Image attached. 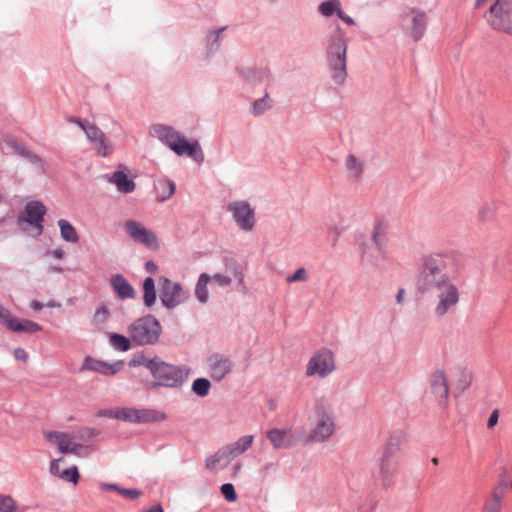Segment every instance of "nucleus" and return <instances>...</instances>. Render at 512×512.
<instances>
[{
	"instance_id": "nucleus-1",
	"label": "nucleus",
	"mask_w": 512,
	"mask_h": 512,
	"mask_svg": "<svg viewBox=\"0 0 512 512\" xmlns=\"http://www.w3.org/2000/svg\"><path fill=\"white\" fill-rule=\"evenodd\" d=\"M449 258L443 254H431L423 258L416 287L421 293L436 292L438 303L434 309L437 317H443L460 299L459 290L453 284L449 270Z\"/></svg>"
},
{
	"instance_id": "nucleus-2",
	"label": "nucleus",
	"mask_w": 512,
	"mask_h": 512,
	"mask_svg": "<svg viewBox=\"0 0 512 512\" xmlns=\"http://www.w3.org/2000/svg\"><path fill=\"white\" fill-rule=\"evenodd\" d=\"M131 368L145 367L151 374L152 388H181L189 378L191 368L187 365H175L164 361L157 355H147L144 351L134 353L128 362Z\"/></svg>"
},
{
	"instance_id": "nucleus-3",
	"label": "nucleus",
	"mask_w": 512,
	"mask_h": 512,
	"mask_svg": "<svg viewBox=\"0 0 512 512\" xmlns=\"http://www.w3.org/2000/svg\"><path fill=\"white\" fill-rule=\"evenodd\" d=\"M347 48V35L340 25H336L327 41L326 56L331 77L338 85H342L347 77Z\"/></svg>"
},
{
	"instance_id": "nucleus-4",
	"label": "nucleus",
	"mask_w": 512,
	"mask_h": 512,
	"mask_svg": "<svg viewBox=\"0 0 512 512\" xmlns=\"http://www.w3.org/2000/svg\"><path fill=\"white\" fill-rule=\"evenodd\" d=\"M153 136L178 156H187L197 163L204 161V153L197 140H188L171 126L156 124L152 127Z\"/></svg>"
},
{
	"instance_id": "nucleus-5",
	"label": "nucleus",
	"mask_w": 512,
	"mask_h": 512,
	"mask_svg": "<svg viewBox=\"0 0 512 512\" xmlns=\"http://www.w3.org/2000/svg\"><path fill=\"white\" fill-rule=\"evenodd\" d=\"M134 347L153 346L158 343L162 333L160 321L152 314H146L134 320L127 328Z\"/></svg>"
},
{
	"instance_id": "nucleus-6",
	"label": "nucleus",
	"mask_w": 512,
	"mask_h": 512,
	"mask_svg": "<svg viewBox=\"0 0 512 512\" xmlns=\"http://www.w3.org/2000/svg\"><path fill=\"white\" fill-rule=\"evenodd\" d=\"M487 21L494 30L512 35V0H495L489 9Z\"/></svg>"
},
{
	"instance_id": "nucleus-7",
	"label": "nucleus",
	"mask_w": 512,
	"mask_h": 512,
	"mask_svg": "<svg viewBox=\"0 0 512 512\" xmlns=\"http://www.w3.org/2000/svg\"><path fill=\"white\" fill-rule=\"evenodd\" d=\"M159 286V298L161 304L169 310L186 302L189 298V292L184 291L179 282H172L166 276H161L159 278Z\"/></svg>"
},
{
	"instance_id": "nucleus-8",
	"label": "nucleus",
	"mask_w": 512,
	"mask_h": 512,
	"mask_svg": "<svg viewBox=\"0 0 512 512\" xmlns=\"http://www.w3.org/2000/svg\"><path fill=\"white\" fill-rule=\"evenodd\" d=\"M405 30L414 41H419L427 28V16L424 11L416 8L410 9L402 16L401 21Z\"/></svg>"
},
{
	"instance_id": "nucleus-9",
	"label": "nucleus",
	"mask_w": 512,
	"mask_h": 512,
	"mask_svg": "<svg viewBox=\"0 0 512 512\" xmlns=\"http://www.w3.org/2000/svg\"><path fill=\"white\" fill-rule=\"evenodd\" d=\"M0 324L5 325L10 331L15 333H26L33 335L42 331V326L35 321L28 319H19L13 316L11 312L0 304Z\"/></svg>"
},
{
	"instance_id": "nucleus-10",
	"label": "nucleus",
	"mask_w": 512,
	"mask_h": 512,
	"mask_svg": "<svg viewBox=\"0 0 512 512\" xmlns=\"http://www.w3.org/2000/svg\"><path fill=\"white\" fill-rule=\"evenodd\" d=\"M335 368L333 353L327 348L316 352L308 362L306 374L308 376L319 375L325 377Z\"/></svg>"
},
{
	"instance_id": "nucleus-11",
	"label": "nucleus",
	"mask_w": 512,
	"mask_h": 512,
	"mask_svg": "<svg viewBox=\"0 0 512 512\" xmlns=\"http://www.w3.org/2000/svg\"><path fill=\"white\" fill-rule=\"evenodd\" d=\"M124 230L135 242L150 249L158 247L156 234L150 229H147L140 222L133 219L126 220L124 223Z\"/></svg>"
},
{
	"instance_id": "nucleus-12",
	"label": "nucleus",
	"mask_w": 512,
	"mask_h": 512,
	"mask_svg": "<svg viewBox=\"0 0 512 512\" xmlns=\"http://www.w3.org/2000/svg\"><path fill=\"white\" fill-rule=\"evenodd\" d=\"M235 223L243 231H251L255 226V211L247 201H235L229 204Z\"/></svg>"
},
{
	"instance_id": "nucleus-13",
	"label": "nucleus",
	"mask_w": 512,
	"mask_h": 512,
	"mask_svg": "<svg viewBox=\"0 0 512 512\" xmlns=\"http://www.w3.org/2000/svg\"><path fill=\"white\" fill-rule=\"evenodd\" d=\"M318 420L316 426L308 436L309 441L324 442L334 432L333 418L324 410L317 413Z\"/></svg>"
},
{
	"instance_id": "nucleus-14",
	"label": "nucleus",
	"mask_w": 512,
	"mask_h": 512,
	"mask_svg": "<svg viewBox=\"0 0 512 512\" xmlns=\"http://www.w3.org/2000/svg\"><path fill=\"white\" fill-rule=\"evenodd\" d=\"M24 212L26 214L24 221L28 225L36 228L39 235L42 234L44 216L47 212L46 206L41 201H29L25 205Z\"/></svg>"
},
{
	"instance_id": "nucleus-15",
	"label": "nucleus",
	"mask_w": 512,
	"mask_h": 512,
	"mask_svg": "<svg viewBox=\"0 0 512 512\" xmlns=\"http://www.w3.org/2000/svg\"><path fill=\"white\" fill-rule=\"evenodd\" d=\"M379 478L384 487H390L394 483V474L398 466L397 456L382 453L379 464Z\"/></svg>"
},
{
	"instance_id": "nucleus-16",
	"label": "nucleus",
	"mask_w": 512,
	"mask_h": 512,
	"mask_svg": "<svg viewBox=\"0 0 512 512\" xmlns=\"http://www.w3.org/2000/svg\"><path fill=\"white\" fill-rule=\"evenodd\" d=\"M7 146L14 154H17L21 158L27 160L31 165H33L39 173H45L44 161L37 154L31 152L21 143L13 139L7 141Z\"/></svg>"
},
{
	"instance_id": "nucleus-17",
	"label": "nucleus",
	"mask_w": 512,
	"mask_h": 512,
	"mask_svg": "<svg viewBox=\"0 0 512 512\" xmlns=\"http://www.w3.org/2000/svg\"><path fill=\"white\" fill-rule=\"evenodd\" d=\"M227 26L209 29L203 39L204 44V57L206 59L212 57L221 48L223 40V32L227 29Z\"/></svg>"
},
{
	"instance_id": "nucleus-18",
	"label": "nucleus",
	"mask_w": 512,
	"mask_h": 512,
	"mask_svg": "<svg viewBox=\"0 0 512 512\" xmlns=\"http://www.w3.org/2000/svg\"><path fill=\"white\" fill-rule=\"evenodd\" d=\"M236 457L237 455L231 444H228L218 449L213 455L207 457L205 460V466L208 470L214 471L217 469V465L219 463H223V466H226Z\"/></svg>"
},
{
	"instance_id": "nucleus-19",
	"label": "nucleus",
	"mask_w": 512,
	"mask_h": 512,
	"mask_svg": "<svg viewBox=\"0 0 512 512\" xmlns=\"http://www.w3.org/2000/svg\"><path fill=\"white\" fill-rule=\"evenodd\" d=\"M110 285L113 292L120 300L133 299L136 296L134 287L122 274L117 273L112 275Z\"/></svg>"
},
{
	"instance_id": "nucleus-20",
	"label": "nucleus",
	"mask_w": 512,
	"mask_h": 512,
	"mask_svg": "<svg viewBox=\"0 0 512 512\" xmlns=\"http://www.w3.org/2000/svg\"><path fill=\"white\" fill-rule=\"evenodd\" d=\"M215 359L210 363V377L216 381L220 382L224 377L229 374L233 369V362L226 357H220L218 355H214Z\"/></svg>"
},
{
	"instance_id": "nucleus-21",
	"label": "nucleus",
	"mask_w": 512,
	"mask_h": 512,
	"mask_svg": "<svg viewBox=\"0 0 512 512\" xmlns=\"http://www.w3.org/2000/svg\"><path fill=\"white\" fill-rule=\"evenodd\" d=\"M110 183L114 184L121 193L128 194L135 190L136 183L123 170H116L111 175H106Z\"/></svg>"
},
{
	"instance_id": "nucleus-22",
	"label": "nucleus",
	"mask_w": 512,
	"mask_h": 512,
	"mask_svg": "<svg viewBox=\"0 0 512 512\" xmlns=\"http://www.w3.org/2000/svg\"><path fill=\"white\" fill-rule=\"evenodd\" d=\"M266 436L276 450L290 448L293 445V437L287 429L273 428L267 431Z\"/></svg>"
},
{
	"instance_id": "nucleus-23",
	"label": "nucleus",
	"mask_w": 512,
	"mask_h": 512,
	"mask_svg": "<svg viewBox=\"0 0 512 512\" xmlns=\"http://www.w3.org/2000/svg\"><path fill=\"white\" fill-rule=\"evenodd\" d=\"M431 390L432 393L438 398L439 403L446 401L449 394L446 377L443 371L437 370L431 377Z\"/></svg>"
},
{
	"instance_id": "nucleus-24",
	"label": "nucleus",
	"mask_w": 512,
	"mask_h": 512,
	"mask_svg": "<svg viewBox=\"0 0 512 512\" xmlns=\"http://www.w3.org/2000/svg\"><path fill=\"white\" fill-rule=\"evenodd\" d=\"M241 75L249 84H258L272 80V74L269 69L262 67H249L241 70Z\"/></svg>"
},
{
	"instance_id": "nucleus-25",
	"label": "nucleus",
	"mask_w": 512,
	"mask_h": 512,
	"mask_svg": "<svg viewBox=\"0 0 512 512\" xmlns=\"http://www.w3.org/2000/svg\"><path fill=\"white\" fill-rule=\"evenodd\" d=\"M135 424H150L163 421L166 419L164 412L152 408H136Z\"/></svg>"
},
{
	"instance_id": "nucleus-26",
	"label": "nucleus",
	"mask_w": 512,
	"mask_h": 512,
	"mask_svg": "<svg viewBox=\"0 0 512 512\" xmlns=\"http://www.w3.org/2000/svg\"><path fill=\"white\" fill-rule=\"evenodd\" d=\"M44 436L49 442L55 441L58 451L62 454H69L73 450L70 449L72 443L69 442V435L64 432L50 430L44 432Z\"/></svg>"
},
{
	"instance_id": "nucleus-27",
	"label": "nucleus",
	"mask_w": 512,
	"mask_h": 512,
	"mask_svg": "<svg viewBox=\"0 0 512 512\" xmlns=\"http://www.w3.org/2000/svg\"><path fill=\"white\" fill-rule=\"evenodd\" d=\"M143 291V305L146 308H152L157 301V291L155 287V280L153 277L148 276L142 282Z\"/></svg>"
},
{
	"instance_id": "nucleus-28",
	"label": "nucleus",
	"mask_w": 512,
	"mask_h": 512,
	"mask_svg": "<svg viewBox=\"0 0 512 512\" xmlns=\"http://www.w3.org/2000/svg\"><path fill=\"white\" fill-rule=\"evenodd\" d=\"M109 344L116 351H119V352H127L132 347H134L133 340L130 336L127 337V336H125L121 333H117V332L109 333Z\"/></svg>"
},
{
	"instance_id": "nucleus-29",
	"label": "nucleus",
	"mask_w": 512,
	"mask_h": 512,
	"mask_svg": "<svg viewBox=\"0 0 512 512\" xmlns=\"http://www.w3.org/2000/svg\"><path fill=\"white\" fill-rule=\"evenodd\" d=\"M404 440L405 433L402 430L393 431L390 434L389 440L385 445V448L382 453L390 456H397V452L399 451L400 446L404 442Z\"/></svg>"
},
{
	"instance_id": "nucleus-30",
	"label": "nucleus",
	"mask_w": 512,
	"mask_h": 512,
	"mask_svg": "<svg viewBox=\"0 0 512 512\" xmlns=\"http://www.w3.org/2000/svg\"><path fill=\"white\" fill-rule=\"evenodd\" d=\"M211 281V276L207 273H201L195 285V296L199 303L205 304L208 302L209 293L207 285Z\"/></svg>"
},
{
	"instance_id": "nucleus-31",
	"label": "nucleus",
	"mask_w": 512,
	"mask_h": 512,
	"mask_svg": "<svg viewBox=\"0 0 512 512\" xmlns=\"http://www.w3.org/2000/svg\"><path fill=\"white\" fill-rule=\"evenodd\" d=\"M317 11L321 16L326 18L333 15L338 17L339 13L342 11L341 2L340 0H324L318 5Z\"/></svg>"
},
{
	"instance_id": "nucleus-32",
	"label": "nucleus",
	"mask_w": 512,
	"mask_h": 512,
	"mask_svg": "<svg viewBox=\"0 0 512 512\" xmlns=\"http://www.w3.org/2000/svg\"><path fill=\"white\" fill-rule=\"evenodd\" d=\"M107 361L86 356L83 360L80 371H92L106 376Z\"/></svg>"
},
{
	"instance_id": "nucleus-33",
	"label": "nucleus",
	"mask_w": 512,
	"mask_h": 512,
	"mask_svg": "<svg viewBox=\"0 0 512 512\" xmlns=\"http://www.w3.org/2000/svg\"><path fill=\"white\" fill-rule=\"evenodd\" d=\"M61 238L66 242L76 243L79 240L75 227L65 219L58 220Z\"/></svg>"
},
{
	"instance_id": "nucleus-34",
	"label": "nucleus",
	"mask_w": 512,
	"mask_h": 512,
	"mask_svg": "<svg viewBox=\"0 0 512 512\" xmlns=\"http://www.w3.org/2000/svg\"><path fill=\"white\" fill-rule=\"evenodd\" d=\"M386 229L381 220H377L374 223L372 231V241L379 251H383L386 247Z\"/></svg>"
},
{
	"instance_id": "nucleus-35",
	"label": "nucleus",
	"mask_w": 512,
	"mask_h": 512,
	"mask_svg": "<svg viewBox=\"0 0 512 512\" xmlns=\"http://www.w3.org/2000/svg\"><path fill=\"white\" fill-rule=\"evenodd\" d=\"M211 389V382L206 377L196 378L191 385V391L198 397H206Z\"/></svg>"
},
{
	"instance_id": "nucleus-36",
	"label": "nucleus",
	"mask_w": 512,
	"mask_h": 512,
	"mask_svg": "<svg viewBox=\"0 0 512 512\" xmlns=\"http://www.w3.org/2000/svg\"><path fill=\"white\" fill-rule=\"evenodd\" d=\"M101 434V431L91 427H81L72 433L74 439L87 442L95 439Z\"/></svg>"
},
{
	"instance_id": "nucleus-37",
	"label": "nucleus",
	"mask_w": 512,
	"mask_h": 512,
	"mask_svg": "<svg viewBox=\"0 0 512 512\" xmlns=\"http://www.w3.org/2000/svg\"><path fill=\"white\" fill-rule=\"evenodd\" d=\"M84 133L90 142L97 143L104 147L103 143L106 136L96 124L91 123L90 126H87L86 129H84Z\"/></svg>"
},
{
	"instance_id": "nucleus-38",
	"label": "nucleus",
	"mask_w": 512,
	"mask_h": 512,
	"mask_svg": "<svg viewBox=\"0 0 512 512\" xmlns=\"http://www.w3.org/2000/svg\"><path fill=\"white\" fill-rule=\"evenodd\" d=\"M346 168L355 179H358L362 174L363 164L355 155L349 154L346 160Z\"/></svg>"
},
{
	"instance_id": "nucleus-39",
	"label": "nucleus",
	"mask_w": 512,
	"mask_h": 512,
	"mask_svg": "<svg viewBox=\"0 0 512 512\" xmlns=\"http://www.w3.org/2000/svg\"><path fill=\"white\" fill-rule=\"evenodd\" d=\"M253 440V435H245L240 437L236 442L231 443V446L234 449L236 455L238 456L247 451L251 447Z\"/></svg>"
},
{
	"instance_id": "nucleus-40",
	"label": "nucleus",
	"mask_w": 512,
	"mask_h": 512,
	"mask_svg": "<svg viewBox=\"0 0 512 512\" xmlns=\"http://www.w3.org/2000/svg\"><path fill=\"white\" fill-rule=\"evenodd\" d=\"M110 318V311L105 305L98 307L92 317V325L99 327L105 324Z\"/></svg>"
},
{
	"instance_id": "nucleus-41",
	"label": "nucleus",
	"mask_w": 512,
	"mask_h": 512,
	"mask_svg": "<svg viewBox=\"0 0 512 512\" xmlns=\"http://www.w3.org/2000/svg\"><path fill=\"white\" fill-rule=\"evenodd\" d=\"M268 97H269V94L266 91L263 97H261L259 99H256L252 103V113H253V115H255V116L261 115L267 109H269L271 107V104L268 102Z\"/></svg>"
},
{
	"instance_id": "nucleus-42",
	"label": "nucleus",
	"mask_w": 512,
	"mask_h": 512,
	"mask_svg": "<svg viewBox=\"0 0 512 512\" xmlns=\"http://www.w3.org/2000/svg\"><path fill=\"white\" fill-rule=\"evenodd\" d=\"M136 408L133 407H122L117 408V414L115 419L135 424Z\"/></svg>"
},
{
	"instance_id": "nucleus-43",
	"label": "nucleus",
	"mask_w": 512,
	"mask_h": 512,
	"mask_svg": "<svg viewBox=\"0 0 512 512\" xmlns=\"http://www.w3.org/2000/svg\"><path fill=\"white\" fill-rule=\"evenodd\" d=\"M159 188L161 190L160 200L166 201L174 194L176 185L172 180L166 179L159 182Z\"/></svg>"
},
{
	"instance_id": "nucleus-44",
	"label": "nucleus",
	"mask_w": 512,
	"mask_h": 512,
	"mask_svg": "<svg viewBox=\"0 0 512 512\" xmlns=\"http://www.w3.org/2000/svg\"><path fill=\"white\" fill-rule=\"evenodd\" d=\"M60 477L69 483L76 484L79 481L80 473L76 465L64 469L60 473Z\"/></svg>"
},
{
	"instance_id": "nucleus-45",
	"label": "nucleus",
	"mask_w": 512,
	"mask_h": 512,
	"mask_svg": "<svg viewBox=\"0 0 512 512\" xmlns=\"http://www.w3.org/2000/svg\"><path fill=\"white\" fill-rule=\"evenodd\" d=\"M16 502L10 495L0 493V512H14Z\"/></svg>"
},
{
	"instance_id": "nucleus-46",
	"label": "nucleus",
	"mask_w": 512,
	"mask_h": 512,
	"mask_svg": "<svg viewBox=\"0 0 512 512\" xmlns=\"http://www.w3.org/2000/svg\"><path fill=\"white\" fill-rule=\"evenodd\" d=\"M220 492L224 499L228 502H235L237 500V493L232 483H224L220 487Z\"/></svg>"
},
{
	"instance_id": "nucleus-47",
	"label": "nucleus",
	"mask_w": 512,
	"mask_h": 512,
	"mask_svg": "<svg viewBox=\"0 0 512 512\" xmlns=\"http://www.w3.org/2000/svg\"><path fill=\"white\" fill-rule=\"evenodd\" d=\"M308 279L307 271L304 267H300L294 271L293 274H290L286 277V281L288 283L293 282H304Z\"/></svg>"
},
{
	"instance_id": "nucleus-48",
	"label": "nucleus",
	"mask_w": 512,
	"mask_h": 512,
	"mask_svg": "<svg viewBox=\"0 0 512 512\" xmlns=\"http://www.w3.org/2000/svg\"><path fill=\"white\" fill-rule=\"evenodd\" d=\"M228 269L233 273L234 278L238 281L239 284L244 283V275L237 264V262L233 259L230 260L229 264H227Z\"/></svg>"
},
{
	"instance_id": "nucleus-49",
	"label": "nucleus",
	"mask_w": 512,
	"mask_h": 512,
	"mask_svg": "<svg viewBox=\"0 0 512 512\" xmlns=\"http://www.w3.org/2000/svg\"><path fill=\"white\" fill-rule=\"evenodd\" d=\"M124 364L123 360H117L114 363L107 362L106 376H113L117 374L121 369H123Z\"/></svg>"
},
{
	"instance_id": "nucleus-50",
	"label": "nucleus",
	"mask_w": 512,
	"mask_h": 512,
	"mask_svg": "<svg viewBox=\"0 0 512 512\" xmlns=\"http://www.w3.org/2000/svg\"><path fill=\"white\" fill-rule=\"evenodd\" d=\"M211 280L217 282L221 287H227L232 283V278L230 276L222 275L219 273L214 274L211 277Z\"/></svg>"
},
{
	"instance_id": "nucleus-51",
	"label": "nucleus",
	"mask_w": 512,
	"mask_h": 512,
	"mask_svg": "<svg viewBox=\"0 0 512 512\" xmlns=\"http://www.w3.org/2000/svg\"><path fill=\"white\" fill-rule=\"evenodd\" d=\"M70 449H73V450L70 451L69 454H75V455L79 456V455H82L83 452H87V451L91 450L92 446H90V445H83L81 443H72Z\"/></svg>"
},
{
	"instance_id": "nucleus-52",
	"label": "nucleus",
	"mask_w": 512,
	"mask_h": 512,
	"mask_svg": "<svg viewBox=\"0 0 512 512\" xmlns=\"http://www.w3.org/2000/svg\"><path fill=\"white\" fill-rule=\"evenodd\" d=\"M129 499H137L141 495V491L136 488H121L120 493Z\"/></svg>"
},
{
	"instance_id": "nucleus-53",
	"label": "nucleus",
	"mask_w": 512,
	"mask_h": 512,
	"mask_svg": "<svg viewBox=\"0 0 512 512\" xmlns=\"http://www.w3.org/2000/svg\"><path fill=\"white\" fill-rule=\"evenodd\" d=\"M498 420H499V410L498 409H494L489 418H488V421H487V428L488 429H493L497 423H498Z\"/></svg>"
},
{
	"instance_id": "nucleus-54",
	"label": "nucleus",
	"mask_w": 512,
	"mask_h": 512,
	"mask_svg": "<svg viewBox=\"0 0 512 512\" xmlns=\"http://www.w3.org/2000/svg\"><path fill=\"white\" fill-rule=\"evenodd\" d=\"M13 355L15 357L16 360L18 361H22V362H25L28 360V353L25 349L23 348H15L14 351H13Z\"/></svg>"
},
{
	"instance_id": "nucleus-55",
	"label": "nucleus",
	"mask_w": 512,
	"mask_h": 512,
	"mask_svg": "<svg viewBox=\"0 0 512 512\" xmlns=\"http://www.w3.org/2000/svg\"><path fill=\"white\" fill-rule=\"evenodd\" d=\"M62 459L63 458L60 457L58 459L51 461L50 467H49V472L51 473V475L60 477L61 472L59 471V462L62 461Z\"/></svg>"
},
{
	"instance_id": "nucleus-56",
	"label": "nucleus",
	"mask_w": 512,
	"mask_h": 512,
	"mask_svg": "<svg viewBox=\"0 0 512 512\" xmlns=\"http://www.w3.org/2000/svg\"><path fill=\"white\" fill-rule=\"evenodd\" d=\"M493 212V205H486L482 207V209L479 211V216L483 220H487L490 218Z\"/></svg>"
},
{
	"instance_id": "nucleus-57",
	"label": "nucleus",
	"mask_w": 512,
	"mask_h": 512,
	"mask_svg": "<svg viewBox=\"0 0 512 512\" xmlns=\"http://www.w3.org/2000/svg\"><path fill=\"white\" fill-rule=\"evenodd\" d=\"M115 414H117V409L110 408V409H100L96 415L98 417H107V418L115 419Z\"/></svg>"
},
{
	"instance_id": "nucleus-58",
	"label": "nucleus",
	"mask_w": 512,
	"mask_h": 512,
	"mask_svg": "<svg viewBox=\"0 0 512 512\" xmlns=\"http://www.w3.org/2000/svg\"><path fill=\"white\" fill-rule=\"evenodd\" d=\"M100 488L102 490H112V491H116L118 493H120V490H121V486H119L118 484L116 483H106V482H103L100 484Z\"/></svg>"
},
{
	"instance_id": "nucleus-59",
	"label": "nucleus",
	"mask_w": 512,
	"mask_h": 512,
	"mask_svg": "<svg viewBox=\"0 0 512 512\" xmlns=\"http://www.w3.org/2000/svg\"><path fill=\"white\" fill-rule=\"evenodd\" d=\"M338 18L341 19L348 26L355 25V20L351 16L347 15L343 10L339 13Z\"/></svg>"
},
{
	"instance_id": "nucleus-60",
	"label": "nucleus",
	"mask_w": 512,
	"mask_h": 512,
	"mask_svg": "<svg viewBox=\"0 0 512 512\" xmlns=\"http://www.w3.org/2000/svg\"><path fill=\"white\" fill-rule=\"evenodd\" d=\"M71 122L77 124L83 131L84 129H86L87 126L91 125V123L88 120L81 118H73Z\"/></svg>"
},
{
	"instance_id": "nucleus-61",
	"label": "nucleus",
	"mask_w": 512,
	"mask_h": 512,
	"mask_svg": "<svg viewBox=\"0 0 512 512\" xmlns=\"http://www.w3.org/2000/svg\"><path fill=\"white\" fill-rule=\"evenodd\" d=\"M104 147L101 146V145H98V148H97V153L99 156L101 157H107L108 156V147L109 145L107 144L106 142V137L104 138V143H103Z\"/></svg>"
},
{
	"instance_id": "nucleus-62",
	"label": "nucleus",
	"mask_w": 512,
	"mask_h": 512,
	"mask_svg": "<svg viewBox=\"0 0 512 512\" xmlns=\"http://www.w3.org/2000/svg\"><path fill=\"white\" fill-rule=\"evenodd\" d=\"M144 267L145 270L149 273H155L158 270L157 264L152 260L147 261Z\"/></svg>"
},
{
	"instance_id": "nucleus-63",
	"label": "nucleus",
	"mask_w": 512,
	"mask_h": 512,
	"mask_svg": "<svg viewBox=\"0 0 512 512\" xmlns=\"http://www.w3.org/2000/svg\"><path fill=\"white\" fill-rule=\"evenodd\" d=\"M505 492L504 491H501L499 489H494V492H493V500L494 502L493 503H497V504H500L503 496H504Z\"/></svg>"
},
{
	"instance_id": "nucleus-64",
	"label": "nucleus",
	"mask_w": 512,
	"mask_h": 512,
	"mask_svg": "<svg viewBox=\"0 0 512 512\" xmlns=\"http://www.w3.org/2000/svg\"><path fill=\"white\" fill-rule=\"evenodd\" d=\"M44 306L45 305L43 303L37 300H32L29 304V307L35 312L41 311L44 308Z\"/></svg>"
}]
</instances>
